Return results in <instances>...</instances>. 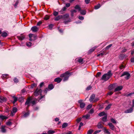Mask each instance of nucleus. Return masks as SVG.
<instances>
[{"label":"nucleus","mask_w":134,"mask_h":134,"mask_svg":"<svg viewBox=\"0 0 134 134\" xmlns=\"http://www.w3.org/2000/svg\"><path fill=\"white\" fill-rule=\"evenodd\" d=\"M111 71H109L107 73L104 74L102 76L101 80L105 81L108 80L112 75Z\"/></svg>","instance_id":"f257e3e1"},{"label":"nucleus","mask_w":134,"mask_h":134,"mask_svg":"<svg viewBox=\"0 0 134 134\" xmlns=\"http://www.w3.org/2000/svg\"><path fill=\"white\" fill-rule=\"evenodd\" d=\"M69 73L68 72H66L65 73L61 75L60 76L61 77H64L63 79L64 81L67 80L69 77Z\"/></svg>","instance_id":"f03ea898"},{"label":"nucleus","mask_w":134,"mask_h":134,"mask_svg":"<svg viewBox=\"0 0 134 134\" xmlns=\"http://www.w3.org/2000/svg\"><path fill=\"white\" fill-rule=\"evenodd\" d=\"M125 75L126 76V77H125V78L126 79H128L130 78V74L127 72H124L120 76L122 77Z\"/></svg>","instance_id":"7ed1b4c3"},{"label":"nucleus","mask_w":134,"mask_h":134,"mask_svg":"<svg viewBox=\"0 0 134 134\" xmlns=\"http://www.w3.org/2000/svg\"><path fill=\"white\" fill-rule=\"evenodd\" d=\"M42 91V90L40 89H38L37 88V89L34 92V95L35 96H38V95L41 94Z\"/></svg>","instance_id":"20e7f679"},{"label":"nucleus","mask_w":134,"mask_h":134,"mask_svg":"<svg viewBox=\"0 0 134 134\" xmlns=\"http://www.w3.org/2000/svg\"><path fill=\"white\" fill-rule=\"evenodd\" d=\"M31 99L30 97L29 98L26 100L25 103V105H27L26 107L27 109L30 106V104L31 103Z\"/></svg>","instance_id":"39448f33"},{"label":"nucleus","mask_w":134,"mask_h":134,"mask_svg":"<svg viewBox=\"0 0 134 134\" xmlns=\"http://www.w3.org/2000/svg\"><path fill=\"white\" fill-rule=\"evenodd\" d=\"M82 100H79L78 101V103L80 104V106L81 108H84L85 106V103L82 102Z\"/></svg>","instance_id":"423d86ee"},{"label":"nucleus","mask_w":134,"mask_h":134,"mask_svg":"<svg viewBox=\"0 0 134 134\" xmlns=\"http://www.w3.org/2000/svg\"><path fill=\"white\" fill-rule=\"evenodd\" d=\"M17 111V109L16 107L13 108L12 111H11V114L12 116L14 115L15 113H16Z\"/></svg>","instance_id":"0eeeda50"},{"label":"nucleus","mask_w":134,"mask_h":134,"mask_svg":"<svg viewBox=\"0 0 134 134\" xmlns=\"http://www.w3.org/2000/svg\"><path fill=\"white\" fill-rule=\"evenodd\" d=\"M31 30L33 32H36L38 30V28L36 26H33L31 28Z\"/></svg>","instance_id":"6e6552de"},{"label":"nucleus","mask_w":134,"mask_h":134,"mask_svg":"<svg viewBox=\"0 0 134 134\" xmlns=\"http://www.w3.org/2000/svg\"><path fill=\"white\" fill-rule=\"evenodd\" d=\"M6 101V99L5 98L2 96H0V103H2L5 102Z\"/></svg>","instance_id":"1a4fd4ad"},{"label":"nucleus","mask_w":134,"mask_h":134,"mask_svg":"<svg viewBox=\"0 0 134 134\" xmlns=\"http://www.w3.org/2000/svg\"><path fill=\"white\" fill-rule=\"evenodd\" d=\"M133 110V107L130 108V109L125 111L124 113H131L132 112Z\"/></svg>","instance_id":"9d476101"},{"label":"nucleus","mask_w":134,"mask_h":134,"mask_svg":"<svg viewBox=\"0 0 134 134\" xmlns=\"http://www.w3.org/2000/svg\"><path fill=\"white\" fill-rule=\"evenodd\" d=\"M63 18V16L62 15H59L56 17L54 19L55 21H58L61 19Z\"/></svg>","instance_id":"9b49d317"},{"label":"nucleus","mask_w":134,"mask_h":134,"mask_svg":"<svg viewBox=\"0 0 134 134\" xmlns=\"http://www.w3.org/2000/svg\"><path fill=\"white\" fill-rule=\"evenodd\" d=\"M108 125L109 126L110 129L112 130H114L115 129V127L111 123H109L108 124Z\"/></svg>","instance_id":"f8f14e48"},{"label":"nucleus","mask_w":134,"mask_h":134,"mask_svg":"<svg viewBox=\"0 0 134 134\" xmlns=\"http://www.w3.org/2000/svg\"><path fill=\"white\" fill-rule=\"evenodd\" d=\"M122 88V86H119L117 87L115 89L114 91L115 92H116L118 91L121 90Z\"/></svg>","instance_id":"ddd939ff"},{"label":"nucleus","mask_w":134,"mask_h":134,"mask_svg":"<svg viewBox=\"0 0 134 134\" xmlns=\"http://www.w3.org/2000/svg\"><path fill=\"white\" fill-rule=\"evenodd\" d=\"M62 79L59 77H57L55 79L54 81L55 82H57L58 83H60L62 81Z\"/></svg>","instance_id":"4468645a"},{"label":"nucleus","mask_w":134,"mask_h":134,"mask_svg":"<svg viewBox=\"0 0 134 134\" xmlns=\"http://www.w3.org/2000/svg\"><path fill=\"white\" fill-rule=\"evenodd\" d=\"M5 126L2 125L1 127V132L3 133H5L6 131V130L5 129Z\"/></svg>","instance_id":"2eb2a0df"},{"label":"nucleus","mask_w":134,"mask_h":134,"mask_svg":"<svg viewBox=\"0 0 134 134\" xmlns=\"http://www.w3.org/2000/svg\"><path fill=\"white\" fill-rule=\"evenodd\" d=\"M74 8L76 10H78V11H81V8L80 6L79 5H76L75 7Z\"/></svg>","instance_id":"dca6fc26"},{"label":"nucleus","mask_w":134,"mask_h":134,"mask_svg":"<svg viewBox=\"0 0 134 134\" xmlns=\"http://www.w3.org/2000/svg\"><path fill=\"white\" fill-rule=\"evenodd\" d=\"M95 97V95L94 94H92L90 97L89 99V100L90 102L92 101Z\"/></svg>","instance_id":"f3484780"},{"label":"nucleus","mask_w":134,"mask_h":134,"mask_svg":"<svg viewBox=\"0 0 134 134\" xmlns=\"http://www.w3.org/2000/svg\"><path fill=\"white\" fill-rule=\"evenodd\" d=\"M97 47L95 46L94 47L91 49H90L88 51V53H90L92 52H93L94 50Z\"/></svg>","instance_id":"a211bd4d"},{"label":"nucleus","mask_w":134,"mask_h":134,"mask_svg":"<svg viewBox=\"0 0 134 134\" xmlns=\"http://www.w3.org/2000/svg\"><path fill=\"white\" fill-rule=\"evenodd\" d=\"M97 127L98 129H102L103 127V126L100 122H99L97 125Z\"/></svg>","instance_id":"6ab92c4d"},{"label":"nucleus","mask_w":134,"mask_h":134,"mask_svg":"<svg viewBox=\"0 0 134 134\" xmlns=\"http://www.w3.org/2000/svg\"><path fill=\"white\" fill-rule=\"evenodd\" d=\"M104 132L105 133L107 134H110V132H109L108 130L107 129L105 128L104 127L103 129Z\"/></svg>","instance_id":"aec40b11"},{"label":"nucleus","mask_w":134,"mask_h":134,"mask_svg":"<svg viewBox=\"0 0 134 134\" xmlns=\"http://www.w3.org/2000/svg\"><path fill=\"white\" fill-rule=\"evenodd\" d=\"M8 117L3 115H0V119H1L2 120H3L4 119H7Z\"/></svg>","instance_id":"412c9836"},{"label":"nucleus","mask_w":134,"mask_h":134,"mask_svg":"<svg viewBox=\"0 0 134 134\" xmlns=\"http://www.w3.org/2000/svg\"><path fill=\"white\" fill-rule=\"evenodd\" d=\"M80 13L82 15H85L86 14V10H81V11H80Z\"/></svg>","instance_id":"4be33fe9"},{"label":"nucleus","mask_w":134,"mask_h":134,"mask_svg":"<svg viewBox=\"0 0 134 134\" xmlns=\"http://www.w3.org/2000/svg\"><path fill=\"white\" fill-rule=\"evenodd\" d=\"M12 97L14 99V101L13 102V103L14 104L15 103V102H16L18 100V98H17V97L14 96H13Z\"/></svg>","instance_id":"5701e85b"},{"label":"nucleus","mask_w":134,"mask_h":134,"mask_svg":"<svg viewBox=\"0 0 134 134\" xmlns=\"http://www.w3.org/2000/svg\"><path fill=\"white\" fill-rule=\"evenodd\" d=\"M114 84H111L108 87L109 89L111 90L113 89L114 88Z\"/></svg>","instance_id":"b1692460"},{"label":"nucleus","mask_w":134,"mask_h":134,"mask_svg":"<svg viewBox=\"0 0 134 134\" xmlns=\"http://www.w3.org/2000/svg\"><path fill=\"white\" fill-rule=\"evenodd\" d=\"M112 105V104H109L105 108V109L106 110H109L110 109L111 106Z\"/></svg>","instance_id":"393cba45"},{"label":"nucleus","mask_w":134,"mask_h":134,"mask_svg":"<svg viewBox=\"0 0 134 134\" xmlns=\"http://www.w3.org/2000/svg\"><path fill=\"white\" fill-rule=\"evenodd\" d=\"M63 16V19L67 18L69 16V14H64Z\"/></svg>","instance_id":"a878e982"},{"label":"nucleus","mask_w":134,"mask_h":134,"mask_svg":"<svg viewBox=\"0 0 134 134\" xmlns=\"http://www.w3.org/2000/svg\"><path fill=\"white\" fill-rule=\"evenodd\" d=\"M90 117V115L89 114H87L86 115L83 116L82 118H85V119H87L89 118Z\"/></svg>","instance_id":"bb28decb"},{"label":"nucleus","mask_w":134,"mask_h":134,"mask_svg":"<svg viewBox=\"0 0 134 134\" xmlns=\"http://www.w3.org/2000/svg\"><path fill=\"white\" fill-rule=\"evenodd\" d=\"M25 38L24 36L23 35H21L18 37V38L19 40H23Z\"/></svg>","instance_id":"cd10ccee"},{"label":"nucleus","mask_w":134,"mask_h":134,"mask_svg":"<svg viewBox=\"0 0 134 134\" xmlns=\"http://www.w3.org/2000/svg\"><path fill=\"white\" fill-rule=\"evenodd\" d=\"M48 88L50 90H51L54 87L53 85L51 84L49 85Z\"/></svg>","instance_id":"c85d7f7f"},{"label":"nucleus","mask_w":134,"mask_h":134,"mask_svg":"<svg viewBox=\"0 0 134 134\" xmlns=\"http://www.w3.org/2000/svg\"><path fill=\"white\" fill-rule=\"evenodd\" d=\"M1 35L3 37H6L7 36V34L6 32H3L2 33Z\"/></svg>","instance_id":"c756f323"},{"label":"nucleus","mask_w":134,"mask_h":134,"mask_svg":"<svg viewBox=\"0 0 134 134\" xmlns=\"http://www.w3.org/2000/svg\"><path fill=\"white\" fill-rule=\"evenodd\" d=\"M68 126V124L66 122L64 123L62 125V127L63 128H65Z\"/></svg>","instance_id":"7c9ffc66"},{"label":"nucleus","mask_w":134,"mask_h":134,"mask_svg":"<svg viewBox=\"0 0 134 134\" xmlns=\"http://www.w3.org/2000/svg\"><path fill=\"white\" fill-rule=\"evenodd\" d=\"M100 7V4H98L94 6V9H99Z\"/></svg>","instance_id":"2f4dec72"},{"label":"nucleus","mask_w":134,"mask_h":134,"mask_svg":"<svg viewBox=\"0 0 134 134\" xmlns=\"http://www.w3.org/2000/svg\"><path fill=\"white\" fill-rule=\"evenodd\" d=\"M76 60L78 61V62L80 63H81L82 62L83 59L81 58H77L76 59Z\"/></svg>","instance_id":"473e14b6"},{"label":"nucleus","mask_w":134,"mask_h":134,"mask_svg":"<svg viewBox=\"0 0 134 134\" xmlns=\"http://www.w3.org/2000/svg\"><path fill=\"white\" fill-rule=\"evenodd\" d=\"M48 132V134H53L55 132V131L53 130H49Z\"/></svg>","instance_id":"72a5a7b5"},{"label":"nucleus","mask_w":134,"mask_h":134,"mask_svg":"<svg viewBox=\"0 0 134 134\" xmlns=\"http://www.w3.org/2000/svg\"><path fill=\"white\" fill-rule=\"evenodd\" d=\"M66 7H64L62 8V10H61L60 12H61V14H62L63 13L62 12L63 11H65L66 10Z\"/></svg>","instance_id":"f704fd0d"},{"label":"nucleus","mask_w":134,"mask_h":134,"mask_svg":"<svg viewBox=\"0 0 134 134\" xmlns=\"http://www.w3.org/2000/svg\"><path fill=\"white\" fill-rule=\"evenodd\" d=\"M105 113L104 111H103L100 113L98 115L100 116H102L105 115Z\"/></svg>","instance_id":"c9c22d12"},{"label":"nucleus","mask_w":134,"mask_h":134,"mask_svg":"<svg viewBox=\"0 0 134 134\" xmlns=\"http://www.w3.org/2000/svg\"><path fill=\"white\" fill-rule=\"evenodd\" d=\"M29 115V112H27L25 113L24 115V117H26L28 116Z\"/></svg>","instance_id":"e433bc0d"},{"label":"nucleus","mask_w":134,"mask_h":134,"mask_svg":"<svg viewBox=\"0 0 134 134\" xmlns=\"http://www.w3.org/2000/svg\"><path fill=\"white\" fill-rule=\"evenodd\" d=\"M112 45V44H110L107 46L105 48V49L106 50H108L109 48H110Z\"/></svg>","instance_id":"4c0bfd02"},{"label":"nucleus","mask_w":134,"mask_h":134,"mask_svg":"<svg viewBox=\"0 0 134 134\" xmlns=\"http://www.w3.org/2000/svg\"><path fill=\"white\" fill-rule=\"evenodd\" d=\"M107 116L103 117L102 119L103 121L104 122L106 121L107 120Z\"/></svg>","instance_id":"58836bf2"},{"label":"nucleus","mask_w":134,"mask_h":134,"mask_svg":"<svg viewBox=\"0 0 134 134\" xmlns=\"http://www.w3.org/2000/svg\"><path fill=\"white\" fill-rule=\"evenodd\" d=\"M104 54V52H102L98 54L97 55V57H99L100 56L102 57Z\"/></svg>","instance_id":"ea45409f"},{"label":"nucleus","mask_w":134,"mask_h":134,"mask_svg":"<svg viewBox=\"0 0 134 134\" xmlns=\"http://www.w3.org/2000/svg\"><path fill=\"white\" fill-rule=\"evenodd\" d=\"M32 43L31 42H29L28 43H26V45L28 47H30L31 46Z\"/></svg>","instance_id":"a19ab883"},{"label":"nucleus","mask_w":134,"mask_h":134,"mask_svg":"<svg viewBox=\"0 0 134 134\" xmlns=\"http://www.w3.org/2000/svg\"><path fill=\"white\" fill-rule=\"evenodd\" d=\"M125 55L124 54H121L120 55V58H121V59L125 57Z\"/></svg>","instance_id":"79ce46f5"},{"label":"nucleus","mask_w":134,"mask_h":134,"mask_svg":"<svg viewBox=\"0 0 134 134\" xmlns=\"http://www.w3.org/2000/svg\"><path fill=\"white\" fill-rule=\"evenodd\" d=\"M93 132V130L90 129L87 132V134H91Z\"/></svg>","instance_id":"37998d69"},{"label":"nucleus","mask_w":134,"mask_h":134,"mask_svg":"<svg viewBox=\"0 0 134 134\" xmlns=\"http://www.w3.org/2000/svg\"><path fill=\"white\" fill-rule=\"evenodd\" d=\"M58 12L55 11H54L53 13V15L55 16H56L58 14Z\"/></svg>","instance_id":"c03bdc74"},{"label":"nucleus","mask_w":134,"mask_h":134,"mask_svg":"<svg viewBox=\"0 0 134 134\" xmlns=\"http://www.w3.org/2000/svg\"><path fill=\"white\" fill-rule=\"evenodd\" d=\"M92 107V105L91 104H90L88 105L87 107V109L88 110H89Z\"/></svg>","instance_id":"a18cd8bd"},{"label":"nucleus","mask_w":134,"mask_h":134,"mask_svg":"<svg viewBox=\"0 0 134 134\" xmlns=\"http://www.w3.org/2000/svg\"><path fill=\"white\" fill-rule=\"evenodd\" d=\"M49 17H50L49 16H48V15H46L44 17V19L45 20H48L49 19Z\"/></svg>","instance_id":"49530a36"},{"label":"nucleus","mask_w":134,"mask_h":134,"mask_svg":"<svg viewBox=\"0 0 134 134\" xmlns=\"http://www.w3.org/2000/svg\"><path fill=\"white\" fill-rule=\"evenodd\" d=\"M111 121L113 123H114L116 124V121L113 118L111 119Z\"/></svg>","instance_id":"de8ad7c7"},{"label":"nucleus","mask_w":134,"mask_h":134,"mask_svg":"<svg viewBox=\"0 0 134 134\" xmlns=\"http://www.w3.org/2000/svg\"><path fill=\"white\" fill-rule=\"evenodd\" d=\"M81 119L82 118H81L77 119L76 120V121L78 123H79L81 121Z\"/></svg>","instance_id":"09e8293b"},{"label":"nucleus","mask_w":134,"mask_h":134,"mask_svg":"<svg viewBox=\"0 0 134 134\" xmlns=\"http://www.w3.org/2000/svg\"><path fill=\"white\" fill-rule=\"evenodd\" d=\"M101 131V130H100L96 131L94 132V134H97V133L100 132Z\"/></svg>","instance_id":"8fccbe9b"},{"label":"nucleus","mask_w":134,"mask_h":134,"mask_svg":"<svg viewBox=\"0 0 134 134\" xmlns=\"http://www.w3.org/2000/svg\"><path fill=\"white\" fill-rule=\"evenodd\" d=\"M14 81L15 82L17 83L19 82V80L18 79L16 78H15L14 80Z\"/></svg>","instance_id":"3c124183"},{"label":"nucleus","mask_w":134,"mask_h":134,"mask_svg":"<svg viewBox=\"0 0 134 134\" xmlns=\"http://www.w3.org/2000/svg\"><path fill=\"white\" fill-rule=\"evenodd\" d=\"M6 125H7L10 126L12 124V122L10 121L7 122L6 124Z\"/></svg>","instance_id":"603ef678"},{"label":"nucleus","mask_w":134,"mask_h":134,"mask_svg":"<svg viewBox=\"0 0 134 134\" xmlns=\"http://www.w3.org/2000/svg\"><path fill=\"white\" fill-rule=\"evenodd\" d=\"M79 19L81 20H83L84 19V17L82 16H79L78 17Z\"/></svg>","instance_id":"864d4df0"},{"label":"nucleus","mask_w":134,"mask_h":134,"mask_svg":"<svg viewBox=\"0 0 134 134\" xmlns=\"http://www.w3.org/2000/svg\"><path fill=\"white\" fill-rule=\"evenodd\" d=\"M53 26V25L52 24H51L49 25L48 26L49 29H51L52 28Z\"/></svg>","instance_id":"5fc2aeb1"},{"label":"nucleus","mask_w":134,"mask_h":134,"mask_svg":"<svg viewBox=\"0 0 134 134\" xmlns=\"http://www.w3.org/2000/svg\"><path fill=\"white\" fill-rule=\"evenodd\" d=\"M101 74V73L100 72H98L96 76V77H99L100 76Z\"/></svg>","instance_id":"6e6d98bb"},{"label":"nucleus","mask_w":134,"mask_h":134,"mask_svg":"<svg viewBox=\"0 0 134 134\" xmlns=\"http://www.w3.org/2000/svg\"><path fill=\"white\" fill-rule=\"evenodd\" d=\"M70 3H66L65 5V7L68 8L70 6Z\"/></svg>","instance_id":"4d7b16f0"},{"label":"nucleus","mask_w":134,"mask_h":134,"mask_svg":"<svg viewBox=\"0 0 134 134\" xmlns=\"http://www.w3.org/2000/svg\"><path fill=\"white\" fill-rule=\"evenodd\" d=\"M70 20H68L67 21H64V23L65 24H66L70 22Z\"/></svg>","instance_id":"13d9d810"},{"label":"nucleus","mask_w":134,"mask_h":134,"mask_svg":"<svg viewBox=\"0 0 134 134\" xmlns=\"http://www.w3.org/2000/svg\"><path fill=\"white\" fill-rule=\"evenodd\" d=\"M94 112V110L93 109H92L90 111L89 113L91 114L93 113Z\"/></svg>","instance_id":"bf43d9fd"},{"label":"nucleus","mask_w":134,"mask_h":134,"mask_svg":"<svg viewBox=\"0 0 134 134\" xmlns=\"http://www.w3.org/2000/svg\"><path fill=\"white\" fill-rule=\"evenodd\" d=\"M92 88V87L91 86H88V87H87L86 88V90H90Z\"/></svg>","instance_id":"052dcab7"},{"label":"nucleus","mask_w":134,"mask_h":134,"mask_svg":"<svg viewBox=\"0 0 134 134\" xmlns=\"http://www.w3.org/2000/svg\"><path fill=\"white\" fill-rule=\"evenodd\" d=\"M38 107H34L33 108V110L34 111H36L38 110Z\"/></svg>","instance_id":"680f3d73"},{"label":"nucleus","mask_w":134,"mask_h":134,"mask_svg":"<svg viewBox=\"0 0 134 134\" xmlns=\"http://www.w3.org/2000/svg\"><path fill=\"white\" fill-rule=\"evenodd\" d=\"M42 22L41 21H39L37 23V25L38 26H40L41 24H42Z\"/></svg>","instance_id":"e2e57ef3"},{"label":"nucleus","mask_w":134,"mask_h":134,"mask_svg":"<svg viewBox=\"0 0 134 134\" xmlns=\"http://www.w3.org/2000/svg\"><path fill=\"white\" fill-rule=\"evenodd\" d=\"M125 68L124 65L123 64H121L120 66V69H122L123 68Z\"/></svg>","instance_id":"0e129e2a"},{"label":"nucleus","mask_w":134,"mask_h":134,"mask_svg":"<svg viewBox=\"0 0 134 134\" xmlns=\"http://www.w3.org/2000/svg\"><path fill=\"white\" fill-rule=\"evenodd\" d=\"M127 51V49H122L121 52L122 53H124L126 52Z\"/></svg>","instance_id":"69168bd1"},{"label":"nucleus","mask_w":134,"mask_h":134,"mask_svg":"<svg viewBox=\"0 0 134 134\" xmlns=\"http://www.w3.org/2000/svg\"><path fill=\"white\" fill-rule=\"evenodd\" d=\"M32 38L33 40H35L37 38V36L36 35H34Z\"/></svg>","instance_id":"338daca9"},{"label":"nucleus","mask_w":134,"mask_h":134,"mask_svg":"<svg viewBox=\"0 0 134 134\" xmlns=\"http://www.w3.org/2000/svg\"><path fill=\"white\" fill-rule=\"evenodd\" d=\"M131 62H134V57L132 58L131 59Z\"/></svg>","instance_id":"774afa93"}]
</instances>
